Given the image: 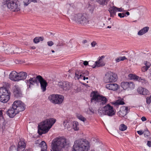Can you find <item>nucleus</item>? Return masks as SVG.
Masks as SVG:
<instances>
[{
  "label": "nucleus",
  "mask_w": 151,
  "mask_h": 151,
  "mask_svg": "<svg viewBox=\"0 0 151 151\" xmlns=\"http://www.w3.org/2000/svg\"><path fill=\"white\" fill-rule=\"evenodd\" d=\"M138 92L140 94L144 95H148L149 92L146 89L143 88L142 87H139L137 89Z\"/></svg>",
  "instance_id": "a878e982"
},
{
  "label": "nucleus",
  "mask_w": 151,
  "mask_h": 151,
  "mask_svg": "<svg viewBox=\"0 0 151 151\" xmlns=\"http://www.w3.org/2000/svg\"><path fill=\"white\" fill-rule=\"evenodd\" d=\"M126 59V58L124 56H120L116 58L115 59V61L116 62H119L120 61H123Z\"/></svg>",
  "instance_id": "79ce46f5"
},
{
  "label": "nucleus",
  "mask_w": 151,
  "mask_h": 151,
  "mask_svg": "<svg viewBox=\"0 0 151 151\" xmlns=\"http://www.w3.org/2000/svg\"><path fill=\"white\" fill-rule=\"evenodd\" d=\"M97 44V43L94 41H93L91 43V45L92 47H94Z\"/></svg>",
  "instance_id": "4d7b16f0"
},
{
  "label": "nucleus",
  "mask_w": 151,
  "mask_h": 151,
  "mask_svg": "<svg viewBox=\"0 0 151 151\" xmlns=\"http://www.w3.org/2000/svg\"><path fill=\"white\" fill-rule=\"evenodd\" d=\"M93 94L91 99V102L95 101L98 102L100 105L105 104L107 101V99L105 96L96 94L94 92H93Z\"/></svg>",
  "instance_id": "39448f33"
},
{
  "label": "nucleus",
  "mask_w": 151,
  "mask_h": 151,
  "mask_svg": "<svg viewBox=\"0 0 151 151\" xmlns=\"http://www.w3.org/2000/svg\"><path fill=\"white\" fill-rule=\"evenodd\" d=\"M113 104L116 106L119 105H124L125 104L123 99H119L117 100L116 102L113 103Z\"/></svg>",
  "instance_id": "e433bc0d"
},
{
  "label": "nucleus",
  "mask_w": 151,
  "mask_h": 151,
  "mask_svg": "<svg viewBox=\"0 0 151 151\" xmlns=\"http://www.w3.org/2000/svg\"><path fill=\"white\" fill-rule=\"evenodd\" d=\"M128 76L129 77H130L132 79L136 80H139V81H141L142 80L143 81H145L144 79H141V78H139V76L133 74H130Z\"/></svg>",
  "instance_id": "2f4dec72"
},
{
  "label": "nucleus",
  "mask_w": 151,
  "mask_h": 151,
  "mask_svg": "<svg viewBox=\"0 0 151 151\" xmlns=\"http://www.w3.org/2000/svg\"><path fill=\"white\" fill-rule=\"evenodd\" d=\"M103 109H104V115L112 116L115 114L116 112L113 107L109 104L104 106Z\"/></svg>",
  "instance_id": "6e6552de"
},
{
  "label": "nucleus",
  "mask_w": 151,
  "mask_h": 151,
  "mask_svg": "<svg viewBox=\"0 0 151 151\" xmlns=\"http://www.w3.org/2000/svg\"><path fill=\"white\" fill-rule=\"evenodd\" d=\"M89 74V72L87 70L81 71L82 76H87Z\"/></svg>",
  "instance_id": "49530a36"
},
{
  "label": "nucleus",
  "mask_w": 151,
  "mask_h": 151,
  "mask_svg": "<svg viewBox=\"0 0 151 151\" xmlns=\"http://www.w3.org/2000/svg\"><path fill=\"white\" fill-rule=\"evenodd\" d=\"M47 45L49 46H51L54 44V43L52 41H49L47 42Z\"/></svg>",
  "instance_id": "6e6d98bb"
},
{
  "label": "nucleus",
  "mask_w": 151,
  "mask_h": 151,
  "mask_svg": "<svg viewBox=\"0 0 151 151\" xmlns=\"http://www.w3.org/2000/svg\"><path fill=\"white\" fill-rule=\"evenodd\" d=\"M30 1V3L33 2L34 3H37V0H29Z\"/></svg>",
  "instance_id": "0e129e2a"
},
{
  "label": "nucleus",
  "mask_w": 151,
  "mask_h": 151,
  "mask_svg": "<svg viewBox=\"0 0 151 151\" xmlns=\"http://www.w3.org/2000/svg\"><path fill=\"white\" fill-rule=\"evenodd\" d=\"M4 60V58L0 56V62L3 61Z\"/></svg>",
  "instance_id": "69168bd1"
},
{
  "label": "nucleus",
  "mask_w": 151,
  "mask_h": 151,
  "mask_svg": "<svg viewBox=\"0 0 151 151\" xmlns=\"http://www.w3.org/2000/svg\"><path fill=\"white\" fill-rule=\"evenodd\" d=\"M37 78L40 83L41 88L42 91H45L46 90V88L47 85V81L41 76H37Z\"/></svg>",
  "instance_id": "9d476101"
},
{
  "label": "nucleus",
  "mask_w": 151,
  "mask_h": 151,
  "mask_svg": "<svg viewBox=\"0 0 151 151\" xmlns=\"http://www.w3.org/2000/svg\"><path fill=\"white\" fill-rule=\"evenodd\" d=\"M106 87L109 90L114 91H117L119 88L118 85L116 83L107 84L106 85Z\"/></svg>",
  "instance_id": "dca6fc26"
},
{
  "label": "nucleus",
  "mask_w": 151,
  "mask_h": 151,
  "mask_svg": "<svg viewBox=\"0 0 151 151\" xmlns=\"http://www.w3.org/2000/svg\"><path fill=\"white\" fill-rule=\"evenodd\" d=\"M10 96L11 95L10 91L5 87H2L0 89V95Z\"/></svg>",
  "instance_id": "aec40b11"
},
{
  "label": "nucleus",
  "mask_w": 151,
  "mask_h": 151,
  "mask_svg": "<svg viewBox=\"0 0 151 151\" xmlns=\"http://www.w3.org/2000/svg\"><path fill=\"white\" fill-rule=\"evenodd\" d=\"M137 132L139 135H141L144 133V132L141 130L138 131Z\"/></svg>",
  "instance_id": "13d9d810"
},
{
  "label": "nucleus",
  "mask_w": 151,
  "mask_h": 151,
  "mask_svg": "<svg viewBox=\"0 0 151 151\" xmlns=\"http://www.w3.org/2000/svg\"><path fill=\"white\" fill-rule=\"evenodd\" d=\"M118 16L120 18H123L124 17L126 16V15H125V14H124V13H119L118 14Z\"/></svg>",
  "instance_id": "5fc2aeb1"
},
{
  "label": "nucleus",
  "mask_w": 151,
  "mask_h": 151,
  "mask_svg": "<svg viewBox=\"0 0 151 151\" xmlns=\"http://www.w3.org/2000/svg\"><path fill=\"white\" fill-rule=\"evenodd\" d=\"M76 77L78 79L82 78L81 71L78 70H76L75 72Z\"/></svg>",
  "instance_id": "f704fd0d"
},
{
  "label": "nucleus",
  "mask_w": 151,
  "mask_h": 151,
  "mask_svg": "<svg viewBox=\"0 0 151 151\" xmlns=\"http://www.w3.org/2000/svg\"><path fill=\"white\" fill-rule=\"evenodd\" d=\"M48 99L50 102L53 104H60L63 101L64 97L61 95L53 94L50 96Z\"/></svg>",
  "instance_id": "423d86ee"
},
{
  "label": "nucleus",
  "mask_w": 151,
  "mask_h": 151,
  "mask_svg": "<svg viewBox=\"0 0 151 151\" xmlns=\"http://www.w3.org/2000/svg\"><path fill=\"white\" fill-rule=\"evenodd\" d=\"M27 76V73L24 72L22 71L18 73L17 81L26 79Z\"/></svg>",
  "instance_id": "412c9836"
},
{
  "label": "nucleus",
  "mask_w": 151,
  "mask_h": 151,
  "mask_svg": "<svg viewBox=\"0 0 151 151\" xmlns=\"http://www.w3.org/2000/svg\"><path fill=\"white\" fill-rule=\"evenodd\" d=\"M26 144L24 142L20 141L18 143L17 151H23L25 148Z\"/></svg>",
  "instance_id": "5701e85b"
},
{
  "label": "nucleus",
  "mask_w": 151,
  "mask_h": 151,
  "mask_svg": "<svg viewBox=\"0 0 151 151\" xmlns=\"http://www.w3.org/2000/svg\"><path fill=\"white\" fill-rule=\"evenodd\" d=\"M10 96L0 95V101L3 103H6L10 99Z\"/></svg>",
  "instance_id": "cd10ccee"
},
{
  "label": "nucleus",
  "mask_w": 151,
  "mask_h": 151,
  "mask_svg": "<svg viewBox=\"0 0 151 151\" xmlns=\"http://www.w3.org/2000/svg\"><path fill=\"white\" fill-rule=\"evenodd\" d=\"M88 8L90 12L92 13L94 9V6L89 5Z\"/></svg>",
  "instance_id": "8fccbe9b"
},
{
  "label": "nucleus",
  "mask_w": 151,
  "mask_h": 151,
  "mask_svg": "<svg viewBox=\"0 0 151 151\" xmlns=\"http://www.w3.org/2000/svg\"><path fill=\"white\" fill-rule=\"evenodd\" d=\"M13 108L16 110L17 112L19 113L25 109V106L24 104L21 101L17 100L15 101L13 104Z\"/></svg>",
  "instance_id": "0eeeda50"
},
{
  "label": "nucleus",
  "mask_w": 151,
  "mask_h": 151,
  "mask_svg": "<svg viewBox=\"0 0 151 151\" xmlns=\"http://www.w3.org/2000/svg\"><path fill=\"white\" fill-rule=\"evenodd\" d=\"M83 64L85 66L87 65H88V63L87 61H85L84 62Z\"/></svg>",
  "instance_id": "e2e57ef3"
},
{
  "label": "nucleus",
  "mask_w": 151,
  "mask_h": 151,
  "mask_svg": "<svg viewBox=\"0 0 151 151\" xmlns=\"http://www.w3.org/2000/svg\"><path fill=\"white\" fill-rule=\"evenodd\" d=\"M14 48V45L6 44L4 50V52L7 54H12V50Z\"/></svg>",
  "instance_id": "f3484780"
},
{
  "label": "nucleus",
  "mask_w": 151,
  "mask_h": 151,
  "mask_svg": "<svg viewBox=\"0 0 151 151\" xmlns=\"http://www.w3.org/2000/svg\"><path fill=\"white\" fill-rule=\"evenodd\" d=\"M149 28L148 27H146L140 30L138 33L139 35L141 36L147 33L149 30Z\"/></svg>",
  "instance_id": "c85d7f7f"
},
{
  "label": "nucleus",
  "mask_w": 151,
  "mask_h": 151,
  "mask_svg": "<svg viewBox=\"0 0 151 151\" xmlns=\"http://www.w3.org/2000/svg\"><path fill=\"white\" fill-rule=\"evenodd\" d=\"M63 124L65 128L68 129H69L71 128L72 124L70 122H69L68 120H65L63 122Z\"/></svg>",
  "instance_id": "c756f323"
},
{
  "label": "nucleus",
  "mask_w": 151,
  "mask_h": 151,
  "mask_svg": "<svg viewBox=\"0 0 151 151\" xmlns=\"http://www.w3.org/2000/svg\"><path fill=\"white\" fill-rule=\"evenodd\" d=\"M56 120L53 118L47 119L40 123L38 125V133L40 135L47 132L52 125L55 122Z\"/></svg>",
  "instance_id": "f03ea898"
},
{
  "label": "nucleus",
  "mask_w": 151,
  "mask_h": 151,
  "mask_svg": "<svg viewBox=\"0 0 151 151\" xmlns=\"http://www.w3.org/2000/svg\"><path fill=\"white\" fill-rule=\"evenodd\" d=\"M109 0H101L100 5H105L107 4Z\"/></svg>",
  "instance_id": "c03bdc74"
},
{
  "label": "nucleus",
  "mask_w": 151,
  "mask_h": 151,
  "mask_svg": "<svg viewBox=\"0 0 151 151\" xmlns=\"http://www.w3.org/2000/svg\"><path fill=\"white\" fill-rule=\"evenodd\" d=\"M41 142H40V140H37L35 141V143L36 144H38L39 145L38 146H39V144L41 143Z\"/></svg>",
  "instance_id": "bf43d9fd"
},
{
  "label": "nucleus",
  "mask_w": 151,
  "mask_h": 151,
  "mask_svg": "<svg viewBox=\"0 0 151 151\" xmlns=\"http://www.w3.org/2000/svg\"><path fill=\"white\" fill-rule=\"evenodd\" d=\"M37 77H35L31 78L29 80L26 81V83L28 86V88H31L32 86H33L35 83L39 84V82L37 81Z\"/></svg>",
  "instance_id": "4468645a"
},
{
  "label": "nucleus",
  "mask_w": 151,
  "mask_h": 151,
  "mask_svg": "<svg viewBox=\"0 0 151 151\" xmlns=\"http://www.w3.org/2000/svg\"><path fill=\"white\" fill-rule=\"evenodd\" d=\"M127 128V126L124 124H121L119 127V129L122 131L125 130Z\"/></svg>",
  "instance_id": "37998d69"
},
{
  "label": "nucleus",
  "mask_w": 151,
  "mask_h": 151,
  "mask_svg": "<svg viewBox=\"0 0 151 151\" xmlns=\"http://www.w3.org/2000/svg\"><path fill=\"white\" fill-rule=\"evenodd\" d=\"M6 45V43L3 42H0V51H4Z\"/></svg>",
  "instance_id": "58836bf2"
},
{
  "label": "nucleus",
  "mask_w": 151,
  "mask_h": 151,
  "mask_svg": "<svg viewBox=\"0 0 151 151\" xmlns=\"http://www.w3.org/2000/svg\"><path fill=\"white\" fill-rule=\"evenodd\" d=\"M144 133L145 137H148L150 134V132L147 129L144 132Z\"/></svg>",
  "instance_id": "09e8293b"
},
{
  "label": "nucleus",
  "mask_w": 151,
  "mask_h": 151,
  "mask_svg": "<svg viewBox=\"0 0 151 151\" xmlns=\"http://www.w3.org/2000/svg\"><path fill=\"white\" fill-rule=\"evenodd\" d=\"M2 110H0V119L3 121L4 120L3 115H2Z\"/></svg>",
  "instance_id": "864d4df0"
},
{
  "label": "nucleus",
  "mask_w": 151,
  "mask_h": 151,
  "mask_svg": "<svg viewBox=\"0 0 151 151\" xmlns=\"http://www.w3.org/2000/svg\"><path fill=\"white\" fill-rule=\"evenodd\" d=\"M147 145V146L149 147H151V141H148Z\"/></svg>",
  "instance_id": "052dcab7"
},
{
  "label": "nucleus",
  "mask_w": 151,
  "mask_h": 151,
  "mask_svg": "<svg viewBox=\"0 0 151 151\" xmlns=\"http://www.w3.org/2000/svg\"><path fill=\"white\" fill-rule=\"evenodd\" d=\"M20 4H19L22 6V4H23V5L24 6H28L30 3V1L29 0H21L19 1Z\"/></svg>",
  "instance_id": "473e14b6"
},
{
  "label": "nucleus",
  "mask_w": 151,
  "mask_h": 151,
  "mask_svg": "<svg viewBox=\"0 0 151 151\" xmlns=\"http://www.w3.org/2000/svg\"><path fill=\"white\" fill-rule=\"evenodd\" d=\"M105 57L103 55L99 58L98 60L96 62V65L93 67V68H95L96 67H99L104 66L105 65V63L103 61L102 59Z\"/></svg>",
  "instance_id": "a211bd4d"
},
{
  "label": "nucleus",
  "mask_w": 151,
  "mask_h": 151,
  "mask_svg": "<svg viewBox=\"0 0 151 151\" xmlns=\"http://www.w3.org/2000/svg\"><path fill=\"white\" fill-rule=\"evenodd\" d=\"M146 102L147 104H149L151 102V96L150 97H147L146 99Z\"/></svg>",
  "instance_id": "603ef678"
},
{
  "label": "nucleus",
  "mask_w": 151,
  "mask_h": 151,
  "mask_svg": "<svg viewBox=\"0 0 151 151\" xmlns=\"http://www.w3.org/2000/svg\"><path fill=\"white\" fill-rule=\"evenodd\" d=\"M13 93L14 96L19 98L22 96V93L20 88L18 85H15L13 90Z\"/></svg>",
  "instance_id": "2eb2a0df"
},
{
  "label": "nucleus",
  "mask_w": 151,
  "mask_h": 151,
  "mask_svg": "<svg viewBox=\"0 0 151 151\" xmlns=\"http://www.w3.org/2000/svg\"><path fill=\"white\" fill-rule=\"evenodd\" d=\"M128 108L127 107L122 106L121 108L119 113L121 114H122V116H125L128 113Z\"/></svg>",
  "instance_id": "bb28decb"
},
{
  "label": "nucleus",
  "mask_w": 151,
  "mask_h": 151,
  "mask_svg": "<svg viewBox=\"0 0 151 151\" xmlns=\"http://www.w3.org/2000/svg\"><path fill=\"white\" fill-rule=\"evenodd\" d=\"M85 13H79L74 14L71 17L72 19L75 21L77 23L80 24L84 15Z\"/></svg>",
  "instance_id": "f8f14e48"
},
{
  "label": "nucleus",
  "mask_w": 151,
  "mask_h": 151,
  "mask_svg": "<svg viewBox=\"0 0 151 151\" xmlns=\"http://www.w3.org/2000/svg\"><path fill=\"white\" fill-rule=\"evenodd\" d=\"M9 78L14 81H17L18 73L16 71H12L9 74Z\"/></svg>",
  "instance_id": "b1692460"
},
{
  "label": "nucleus",
  "mask_w": 151,
  "mask_h": 151,
  "mask_svg": "<svg viewBox=\"0 0 151 151\" xmlns=\"http://www.w3.org/2000/svg\"><path fill=\"white\" fill-rule=\"evenodd\" d=\"M22 52V50L21 49L17 48L14 46V48L13 50L12 54L20 53Z\"/></svg>",
  "instance_id": "c9c22d12"
},
{
  "label": "nucleus",
  "mask_w": 151,
  "mask_h": 151,
  "mask_svg": "<svg viewBox=\"0 0 151 151\" xmlns=\"http://www.w3.org/2000/svg\"><path fill=\"white\" fill-rule=\"evenodd\" d=\"M73 128L75 131H77L79 129L78 127V123L77 122H75L73 123Z\"/></svg>",
  "instance_id": "ea45409f"
},
{
  "label": "nucleus",
  "mask_w": 151,
  "mask_h": 151,
  "mask_svg": "<svg viewBox=\"0 0 151 151\" xmlns=\"http://www.w3.org/2000/svg\"><path fill=\"white\" fill-rule=\"evenodd\" d=\"M135 54H131L129 56V61H132V62H135L136 59L135 58Z\"/></svg>",
  "instance_id": "a19ab883"
},
{
  "label": "nucleus",
  "mask_w": 151,
  "mask_h": 151,
  "mask_svg": "<svg viewBox=\"0 0 151 151\" xmlns=\"http://www.w3.org/2000/svg\"><path fill=\"white\" fill-rule=\"evenodd\" d=\"M144 64L145 65V66H143L142 68L145 70L144 71H147L148 69L150 67L151 64L150 63L147 61H145L144 62Z\"/></svg>",
  "instance_id": "4c0bfd02"
},
{
  "label": "nucleus",
  "mask_w": 151,
  "mask_h": 151,
  "mask_svg": "<svg viewBox=\"0 0 151 151\" xmlns=\"http://www.w3.org/2000/svg\"><path fill=\"white\" fill-rule=\"evenodd\" d=\"M121 86L124 90H126L128 88L133 89L134 87V85L132 82H122L121 83Z\"/></svg>",
  "instance_id": "ddd939ff"
},
{
  "label": "nucleus",
  "mask_w": 151,
  "mask_h": 151,
  "mask_svg": "<svg viewBox=\"0 0 151 151\" xmlns=\"http://www.w3.org/2000/svg\"><path fill=\"white\" fill-rule=\"evenodd\" d=\"M11 147L12 148V149H13L12 150H15V151H17V150L16 149V148L15 147H12V146Z\"/></svg>",
  "instance_id": "774afa93"
},
{
  "label": "nucleus",
  "mask_w": 151,
  "mask_h": 151,
  "mask_svg": "<svg viewBox=\"0 0 151 151\" xmlns=\"http://www.w3.org/2000/svg\"><path fill=\"white\" fill-rule=\"evenodd\" d=\"M87 42V41L86 40H84L82 41V43L83 44L86 43Z\"/></svg>",
  "instance_id": "338daca9"
},
{
  "label": "nucleus",
  "mask_w": 151,
  "mask_h": 151,
  "mask_svg": "<svg viewBox=\"0 0 151 151\" xmlns=\"http://www.w3.org/2000/svg\"><path fill=\"white\" fill-rule=\"evenodd\" d=\"M116 75L115 74L113 75H110L106 78V82H115L116 81Z\"/></svg>",
  "instance_id": "393cba45"
},
{
  "label": "nucleus",
  "mask_w": 151,
  "mask_h": 151,
  "mask_svg": "<svg viewBox=\"0 0 151 151\" xmlns=\"http://www.w3.org/2000/svg\"><path fill=\"white\" fill-rule=\"evenodd\" d=\"M17 111L16 110L14 109L12 106V108L9 109L6 111V113L10 117L12 118L18 113Z\"/></svg>",
  "instance_id": "6ab92c4d"
},
{
  "label": "nucleus",
  "mask_w": 151,
  "mask_h": 151,
  "mask_svg": "<svg viewBox=\"0 0 151 151\" xmlns=\"http://www.w3.org/2000/svg\"><path fill=\"white\" fill-rule=\"evenodd\" d=\"M70 144L64 137H58L53 139L51 144V151H63V149Z\"/></svg>",
  "instance_id": "f257e3e1"
},
{
  "label": "nucleus",
  "mask_w": 151,
  "mask_h": 151,
  "mask_svg": "<svg viewBox=\"0 0 151 151\" xmlns=\"http://www.w3.org/2000/svg\"><path fill=\"white\" fill-rule=\"evenodd\" d=\"M124 10L122 8H117L115 6L111 7L109 9V11L110 14V16L113 17L116 15V12H121Z\"/></svg>",
  "instance_id": "9b49d317"
},
{
  "label": "nucleus",
  "mask_w": 151,
  "mask_h": 151,
  "mask_svg": "<svg viewBox=\"0 0 151 151\" xmlns=\"http://www.w3.org/2000/svg\"><path fill=\"white\" fill-rule=\"evenodd\" d=\"M98 113L101 116H102L103 114L104 115V109L102 110V109H99L98 110Z\"/></svg>",
  "instance_id": "de8ad7c7"
},
{
  "label": "nucleus",
  "mask_w": 151,
  "mask_h": 151,
  "mask_svg": "<svg viewBox=\"0 0 151 151\" xmlns=\"http://www.w3.org/2000/svg\"><path fill=\"white\" fill-rule=\"evenodd\" d=\"M90 148L89 142L84 139L76 140L73 146L74 151H88Z\"/></svg>",
  "instance_id": "7ed1b4c3"
},
{
  "label": "nucleus",
  "mask_w": 151,
  "mask_h": 151,
  "mask_svg": "<svg viewBox=\"0 0 151 151\" xmlns=\"http://www.w3.org/2000/svg\"><path fill=\"white\" fill-rule=\"evenodd\" d=\"M77 117L79 119L83 122H84L86 120V119L81 115H78L77 116Z\"/></svg>",
  "instance_id": "a18cd8bd"
},
{
  "label": "nucleus",
  "mask_w": 151,
  "mask_h": 151,
  "mask_svg": "<svg viewBox=\"0 0 151 151\" xmlns=\"http://www.w3.org/2000/svg\"><path fill=\"white\" fill-rule=\"evenodd\" d=\"M44 40L43 37H36L33 40V42L35 44L39 43L40 41H42Z\"/></svg>",
  "instance_id": "72a5a7b5"
},
{
  "label": "nucleus",
  "mask_w": 151,
  "mask_h": 151,
  "mask_svg": "<svg viewBox=\"0 0 151 151\" xmlns=\"http://www.w3.org/2000/svg\"><path fill=\"white\" fill-rule=\"evenodd\" d=\"M90 21L89 19L86 14H84V17L81 21V24L86 25L90 23Z\"/></svg>",
  "instance_id": "4be33fe9"
},
{
  "label": "nucleus",
  "mask_w": 151,
  "mask_h": 151,
  "mask_svg": "<svg viewBox=\"0 0 151 151\" xmlns=\"http://www.w3.org/2000/svg\"><path fill=\"white\" fill-rule=\"evenodd\" d=\"M39 147L42 148L41 151H47V146L44 141H42L41 143L39 144Z\"/></svg>",
  "instance_id": "7c9ffc66"
},
{
  "label": "nucleus",
  "mask_w": 151,
  "mask_h": 151,
  "mask_svg": "<svg viewBox=\"0 0 151 151\" xmlns=\"http://www.w3.org/2000/svg\"><path fill=\"white\" fill-rule=\"evenodd\" d=\"M60 88L65 91L70 90L72 87V84L67 81L59 82L58 84Z\"/></svg>",
  "instance_id": "1a4fd4ad"
},
{
  "label": "nucleus",
  "mask_w": 151,
  "mask_h": 151,
  "mask_svg": "<svg viewBox=\"0 0 151 151\" xmlns=\"http://www.w3.org/2000/svg\"><path fill=\"white\" fill-rule=\"evenodd\" d=\"M6 4L7 7L13 12H18L20 10L21 8L18 0H6Z\"/></svg>",
  "instance_id": "20e7f679"
},
{
  "label": "nucleus",
  "mask_w": 151,
  "mask_h": 151,
  "mask_svg": "<svg viewBox=\"0 0 151 151\" xmlns=\"http://www.w3.org/2000/svg\"><path fill=\"white\" fill-rule=\"evenodd\" d=\"M141 119L143 122L147 120V119L145 116H142L141 118Z\"/></svg>",
  "instance_id": "680f3d73"
},
{
  "label": "nucleus",
  "mask_w": 151,
  "mask_h": 151,
  "mask_svg": "<svg viewBox=\"0 0 151 151\" xmlns=\"http://www.w3.org/2000/svg\"><path fill=\"white\" fill-rule=\"evenodd\" d=\"M88 65L89 66H91L93 68V67L95 65H96V62H94L93 61H89V64Z\"/></svg>",
  "instance_id": "3c124183"
}]
</instances>
